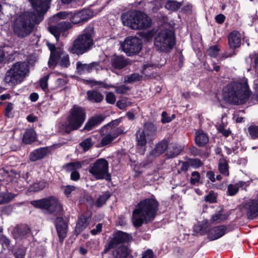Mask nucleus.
<instances>
[{
  "mask_svg": "<svg viewBox=\"0 0 258 258\" xmlns=\"http://www.w3.org/2000/svg\"><path fill=\"white\" fill-rule=\"evenodd\" d=\"M220 48L218 45L211 46L207 49L208 55L211 57L216 58L219 54Z\"/></svg>",
  "mask_w": 258,
  "mask_h": 258,
  "instance_id": "4c0bfd02",
  "label": "nucleus"
},
{
  "mask_svg": "<svg viewBox=\"0 0 258 258\" xmlns=\"http://www.w3.org/2000/svg\"><path fill=\"white\" fill-rule=\"evenodd\" d=\"M139 80V75L136 74H133L127 77L126 82L128 83H131Z\"/></svg>",
  "mask_w": 258,
  "mask_h": 258,
  "instance_id": "338daca9",
  "label": "nucleus"
},
{
  "mask_svg": "<svg viewBox=\"0 0 258 258\" xmlns=\"http://www.w3.org/2000/svg\"><path fill=\"white\" fill-rule=\"evenodd\" d=\"M36 134L33 129H28L24 133L23 142L25 144H30L35 141Z\"/></svg>",
  "mask_w": 258,
  "mask_h": 258,
  "instance_id": "cd10ccee",
  "label": "nucleus"
},
{
  "mask_svg": "<svg viewBox=\"0 0 258 258\" xmlns=\"http://www.w3.org/2000/svg\"><path fill=\"white\" fill-rule=\"evenodd\" d=\"M159 202L155 198H146L137 204L133 214L145 218L147 222L153 221L159 210Z\"/></svg>",
  "mask_w": 258,
  "mask_h": 258,
  "instance_id": "0eeeda50",
  "label": "nucleus"
},
{
  "mask_svg": "<svg viewBox=\"0 0 258 258\" xmlns=\"http://www.w3.org/2000/svg\"><path fill=\"white\" fill-rule=\"evenodd\" d=\"M91 218V214H88L87 213H83L80 216L75 227V234L79 235L87 227Z\"/></svg>",
  "mask_w": 258,
  "mask_h": 258,
  "instance_id": "f3484780",
  "label": "nucleus"
},
{
  "mask_svg": "<svg viewBox=\"0 0 258 258\" xmlns=\"http://www.w3.org/2000/svg\"><path fill=\"white\" fill-rule=\"evenodd\" d=\"M113 88H115V92L117 94H125L126 91L130 90V88L128 86L124 85H121L120 86H115Z\"/></svg>",
  "mask_w": 258,
  "mask_h": 258,
  "instance_id": "09e8293b",
  "label": "nucleus"
},
{
  "mask_svg": "<svg viewBox=\"0 0 258 258\" xmlns=\"http://www.w3.org/2000/svg\"><path fill=\"white\" fill-rule=\"evenodd\" d=\"M188 162L190 167L197 169L203 166L204 163L199 158H188Z\"/></svg>",
  "mask_w": 258,
  "mask_h": 258,
  "instance_id": "58836bf2",
  "label": "nucleus"
},
{
  "mask_svg": "<svg viewBox=\"0 0 258 258\" xmlns=\"http://www.w3.org/2000/svg\"><path fill=\"white\" fill-rule=\"evenodd\" d=\"M115 248L112 253L114 258H127L131 253V250L125 245H121Z\"/></svg>",
  "mask_w": 258,
  "mask_h": 258,
  "instance_id": "393cba45",
  "label": "nucleus"
},
{
  "mask_svg": "<svg viewBox=\"0 0 258 258\" xmlns=\"http://www.w3.org/2000/svg\"><path fill=\"white\" fill-rule=\"evenodd\" d=\"M154 252L151 249H148L145 251L143 254L141 258H153Z\"/></svg>",
  "mask_w": 258,
  "mask_h": 258,
  "instance_id": "e2e57ef3",
  "label": "nucleus"
},
{
  "mask_svg": "<svg viewBox=\"0 0 258 258\" xmlns=\"http://www.w3.org/2000/svg\"><path fill=\"white\" fill-rule=\"evenodd\" d=\"M181 6V3L173 0H168L165 7L167 9L173 11H177Z\"/></svg>",
  "mask_w": 258,
  "mask_h": 258,
  "instance_id": "f704fd0d",
  "label": "nucleus"
},
{
  "mask_svg": "<svg viewBox=\"0 0 258 258\" xmlns=\"http://www.w3.org/2000/svg\"><path fill=\"white\" fill-rule=\"evenodd\" d=\"M248 131L252 139H258V126L250 125L248 127Z\"/></svg>",
  "mask_w": 258,
  "mask_h": 258,
  "instance_id": "79ce46f5",
  "label": "nucleus"
},
{
  "mask_svg": "<svg viewBox=\"0 0 258 258\" xmlns=\"http://www.w3.org/2000/svg\"><path fill=\"white\" fill-rule=\"evenodd\" d=\"M64 51L60 47H57V50L50 53V57L48 61V66L49 68H54L56 67L61 57L64 54Z\"/></svg>",
  "mask_w": 258,
  "mask_h": 258,
  "instance_id": "412c9836",
  "label": "nucleus"
},
{
  "mask_svg": "<svg viewBox=\"0 0 258 258\" xmlns=\"http://www.w3.org/2000/svg\"><path fill=\"white\" fill-rule=\"evenodd\" d=\"M123 51L127 55L132 56L138 54L143 47L142 40L136 36H129L121 44Z\"/></svg>",
  "mask_w": 258,
  "mask_h": 258,
  "instance_id": "4468645a",
  "label": "nucleus"
},
{
  "mask_svg": "<svg viewBox=\"0 0 258 258\" xmlns=\"http://www.w3.org/2000/svg\"><path fill=\"white\" fill-rule=\"evenodd\" d=\"M149 222H147L145 217H141L135 218L133 222L134 226L136 228L141 227L144 223L147 224Z\"/></svg>",
  "mask_w": 258,
  "mask_h": 258,
  "instance_id": "864d4df0",
  "label": "nucleus"
},
{
  "mask_svg": "<svg viewBox=\"0 0 258 258\" xmlns=\"http://www.w3.org/2000/svg\"><path fill=\"white\" fill-rule=\"evenodd\" d=\"M181 152L180 150L177 148H173L172 151L168 150L166 153L167 158H173L178 155Z\"/></svg>",
  "mask_w": 258,
  "mask_h": 258,
  "instance_id": "603ef678",
  "label": "nucleus"
},
{
  "mask_svg": "<svg viewBox=\"0 0 258 258\" xmlns=\"http://www.w3.org/2000/svg\"><path fill=\"white\" fill-rule=\"evenodd\" d=\"M15 197V195L11 192H0V205L10 202Z\"/></svg>",
  "mask_w": 258,
  "mask_h": 258,
  "instance_id": "473e14b6",
  "label": "nucleus"
},
{
  "mask_svg": "<svg viewBox=\"0 0 258 258\" xmlns=\"http://www.w3.org/2000/svg\"><path fill=\"white\" fill-rule=\"evenodd\" d=\"M0 243L2 244L3 248L5 249H10L11 240L6 235L2 233L0 236Z\"/></svg>",
  "mask_w": 258,
  "mask_h": 258,
  "instance_id": "ea45409f",
  "label": "nucleus"
},
{
  "mask_svg": "<svg viewBox=\"0 0 258 258\" xmlns=\"http://www.w3.org/2000/svg\"><path fill=\"white\" fill-rule=\"evenodd\" d=\"M94 145L92 137H89L84 139L80 143V145L84 151L89 150Z\"/></svg>",
  "mask_w": 258,
  "mask_h": 258,
  "instance_id": "e433bc0d",
  "label": "nucleus"
},
{
  "mask_svg": "<svg viewBox=\"0 0 258 258\" xmlns=\"http://www.w3.org/2000/svg\"><path fill=\"white\" fill-rule=\"evenodd\" d=\"M123 133V127L122 126H120L113 130L109 135H111V137L114 140L116 138H117L119 135H121Z\"/></svg>",
  "mask_w": 258,
  "mask_h": 258,
  "instance_id": "8fccbe9b",
  "label": "nucleus"
},
{
  "mask_svg": "<svg viewBox=\"0 0 258 258\" xmlns=\"http://www.w3.org/2000/svg\"><path fill=\"white\" fill-rule=\"evenodd\" d=\"M228 215L226 214H221L220 213L213 215L212 216L211 221L212 223H216L224 221L228 219Z\"/></svg>",
  "mask_w": 258,
  "mask_h": 258,
  "instance_id": "c9c22d12",
  "label": "nucleus"
},
{
  "mask_svg": "<svg viewBox=\"0 0 258 258\" xmlns=\"http://www.w3.org/2000/svg\"><path fill=\"white\" fill-rule=\"evenodd\" d=\"M29 71L25 62H17L7 72L5 81L11 85H16L22 82Z\"/></svg>",
  "mask_w": 258,
  "mask_h": 258,
  "instance_id": "1a4fd4ad",
  "label": "nucleus"
},
{
  "mask_svg": "<svg viewBox=\"0 0 258 258\" xmlns=\"http://www.w3.org/2000/svg\"><path fill=\"white\" fill-rule=\"evenodd\" d=\"M133 240L131 234L126 232L117 230L114 231L112 237H109L107 243L105 245L104 252L106 253L112 249H114L119 245H124L131 242Z\"/></svg>",
  "mask_w": 258,
  "mask_h": 258,
  "instance_id": "ddd939ff",
  "label": "nucleus"
},
{
  "mask_svg": "<svg viewBox=\"0 0 258 258\" xmlns=\"http://www.w3.org/2000/svg\"><path fill=\"white\" fill-rule=\"evenodd\" d=\"M82 166L80 161L71 162L63 164L62 166V169L64 170L67 172H73L80 169L82 168Z\"/></svg>",
  "mask_w": 258,
  "mask_h": 258,
  "instance_id": "c85d7f7f",
  "label": "nucleus"
},
{
  "mask_svg": "<svg viewBox=\"0 0 258 258\" xmlns=\"http://www.w3.org/2000/svg\"><path fill=\"white\" fill-rule=\"evenodd\" d=\"M247 218L249 220H254L258 217V198L249 199L243 206Z\"/></svg>",
  "mask_w": 258,
  "mask_h": 258,
  "instance_id": "2eb2a0df",
  "label": "nucleus"
},
{
  "mask_svg": "<svg viewBox=\"0 0 258 258\" xmlns=\"http://www.w3.org/2000/svg\"><path fill=\"white\" fill-rule=\"evenodd\" d=\"M84 82L87 85L92 84L93 85H97L107 89L109 88H113L114 87V85H109L103 82L97 81L96 80H84Z\"/></svg>",
  "mask_w": 258,
  "mask_h": 258,
  "instance_id": "72a5a7b5",
  "label": "nucleus"
},
{
  "mask_svg": "<svg viewBox=\"0 0 258 258\" xmlns=\"http://www.w3.org/2000/svg\"><path fill=\"white\" fill-rule=\"evenodd\" d=\"M204 200L211 204L216 203L217 196L215 195L214 191L211 190L207 195L204 197Z\"/></svg>",
  "mask_w": 258,
  "mask_h": 258,
  "instance_id": "c03bdc74",
  "label": "nucleus"
},
{
  "mask_svg": "<svg viewBox=\"0 0 258 258\" xmlns=\"http://www.w3.org/2000/svg\"><path fill=\"white\" fill-rule=\"evenodd\" d=\"M208 142L209 137L205 133H200L197 135L195 137V143L199 147H204Z\"/></svg>",
  "mask_w": 258,
  "mask_h": 258,
  "instance_id": "7c9ffc66",
  "label": "nucleus"
},
{
  "mask_svg": "<svg viewBox=\"0 0 258 258\" xmlns=\"http://www.w3.org/2000/svg\"><path fill=\"white\" fill-rule=\"evenodd\" d=\"M34 11L25 12L20 15L13 24L16 35L20 38L28 36L35 24H39L44 19V15L49 8L51 0H31Z\"/></svg>",
  "mask_w": 258,
  "mask_h": 258,
  "instance_id": "f257e3e1",
  "label": "nucleus"
},
{
  "mask_svg": "<svg viewBox=\"0 0 258 258\" xmlns=\"http://www.w3.org/2000/svg\"><path fill=\"white\" fill-rule=\"evenodd\" d=\"M102 228V224L101 223H98L96 225V228L92 229L90 232L93 235H97L101 232Z\"/></svg>",
  "mask_w": 258,
  "mask_h": 258,
  "instance_id": "680f3d73",
  "label": "nucleus"
},
{
  "mask_svg": "<svg viewBox=\"0 0 258 258\" xmlns=\"http://www.w3.org/2000/svg\"><path fill=\"white\" fill-rule=\"evenodd\" d=\"M167 113L166 111H163L162 113L161 116V122L163 123H169L172 120V118L168 116Z\"/></svg>",
  "mask_w": 258,
  "mask_h": 258,
  "instance_id": "bf43d9fd",
  "label": "nucleus"
},
{
  "mask_svg": "<svg viewBox=\"0 0 258 258\" xmlns=\"http://www.w3.org/2000/svg\"><path fill=\"white\" fill-rule=\"evenodd\" d=\"M89 172L97 180L105 179L108 181L111 180V174L109 173V163L104 158L97 159L90 166Z\"/></svg>",
  "mask_w": 258,
  "mask_h": 258,
  "instance_id": "f8f14e48",
  "label": "nucleus"
},
{
  "mask_svg": "<svg viewBox=\"0 0 258 258\" xmlns=\"http://www.w3.org/2000/svg\"><path fill=\"white\" fill-rule=\"evenodd\" d=\"M86 94L87 100L93 103H100L104 98L103 95L95 90H88Z\"/></svg>",
  "mask_w": 258,
  "mask_h": 258,
  "instance_id": "bb28decb",
  "label": "nucleus"
},
{
  "mask_svg": "<svg viewBox=\"0 0 258 258\" xmlns=\"http://www.w3.org/2000/svg\"><path fill=\"white\" fill-rule=\"evenodd\" d=\"M219 170L221 174L225 176H228L229 173V166L228 161L225 158H220L218 165Z\"/></svg>",
  "mask_w": 258,
  "mask_h": 258,
  "instance_id": "2f4dec72",
  "label": "nucleus"
},
{
  "mask_svg": "<svg viewBox=\"0 0 258 258\" xmlns=\"http://www.w3.org/2000/svg\"><path fill=\"white\" fill-rule=\"evenodd\" d=\"M121 19L124 26L134 30H144L152 25L151 18L144 12L130 10L122 14Z\"/></svg>",
  "mask_w": 258,
  "mask_h": 258,
  "instance_id": "20e7f679",
  "label": "nucleus"
},
{
  "mask_svg": "<svg viewBox=\"0 0 258 258\" xmlns=\"http://www.w3.org/2000/svg\"><path fill=\"white\" fill-rule=\"evenodd\" d=\"M201 175L198 171H193L191 174L190 183L192 185H196L200 182Z\"/></svg>",
  "mask_w": 258,
  "mask_h": 258,
  "instance_id": "a18cd8bd",
  "label": "nucleus"
},
{
  "mask_svg": "<svg viewBox=\"0 0 258 258\" xmlns=\"http://www.w3.org/2000/svg\"><path fill=\"white\" fill-rule=\"evenodd\" d=\"M92 15L93 12L89 9H82L74 12H60L56 14V17L60 19H69L73 24L82 25L90 19Z\"/></svg>",
  "mask_w": 258,
  "mask_h": 258,
  "instance_id": "9b49d317",
  "label": "nucleus"
},
{
  "mask_svg": "<svg viewBox=\"0 0 258 258\" xmlns=\"http://www.w3.org/2000/svg\"><path fill=\"white\" fill-rule=\"evenodd\" d=\"M105 100L107 103L113 104L116 101V97L114 93L111 92L108 93L106 95Z\"/></svg>",
  "mask_w": 258,
  "mask_h": 258,
  "instance_id": "4d7b16f0",
  "label": "nucleus"
},
{
  "mask_svg": "<svg viewBox=\"0 0 258 258\" xmlns=\"http://www.w3.org/2000/svg\"><path fill=\"white\" fill-rule=\"evenodd\" d=\"M227 226L222 225L215 226L208 230V238L210 241L217 240L227 233Z\"/></svg>",
  "mask_w": 258,
  "mask_h": 258,
  "instance_id": "a211bd4d",
  "label": "nucleus"
},
{
  "mask_svg": "<svg viewBox=\"0 0 258 258\" xmlns=\"http://www.w3.org/2000/svg\"><path fill=\"white\" fill-rule=\"evenodd\" d=\"M86 118V109L78 105H73L67 117L64 126V132L70 134L72 131L78 130L82 126Z\"/></svg>",
  "mask_w": 258,
  "mask_h": 258,
  "instance_id": "423d86ee",
  "label": "nucleus"
},
{
  "mask_svg": "<svg viewBox=\"0 0 258 258\" xmlns=\"http://www.w3.org/2000/svg\"><path fill=\"white\" fill-rule=\"evenodd\" d=\"M154 41L157 50L163 53L169 52L176 44L174 32L169 29L162 30L156 35Z\"/></svg>",
  "mask_w": 258,
  "mask_h": 258,
  "instance_id": "6e6552de",
  "label": "nucleus"
},
{
  "mask_svg": "<svg viewBox=\"0 0 258 258\" xmlns=\"http://www.w3.org/2000/svg\"><path fill=\"white\" fill-rule=\"evenodd\" d=\"M49 31L55 37L56 41H58L61 33L57 25L50 26L49 27Z\"/></svg>",
  "mask_w": 258,
  "mask_h": 258,
  "instance_id": "49530a36",
  "label": "nucleus"
},
{
  "mask_svg": "<svg viewBox=\"0 0 258 258\" xmlns=\"http://www.w3.org/2000/svg\"><path fill=\"white\" fill-rule=\"evenodd\" d=\"M57 26L59 28L61 33H62L70 28V24L69 22H66L64 21H62L61 22L58 23L57 25Z\"/></svg>",
  "mask_w": 258,
  "mask_h": 258,
  "instance_id": "5fc2aeb1",
  "label": "nucleus"
},
{
  "mask_svg": "<svg viewBox=\"0 0 258 258\" xmlns=\"http://www.w3.org/2000/svg\"><path fill=\"white\" fill-rule=\"evenodd\" d=\"M70 178L73 181H78L80 178V174L77 170L71 172Z\"/></svg>",
  "mask_w": 258,
  "mask_h": 258,
  "instance_id": "0e129e2a",
  "label": "nucleus"
},
{
  "mask_svg": "<svg viewBox=\"0 0 258 258\" xmlns=\"http://www.w3.org/2000/svg\"><path fill=\"white\" fill-rule=\"evenodd\" d=\"M168 146V142L166 140H163L156 144L155 148L151 151V154L158 157L164 153Z\"/></svg>",
  "mask_w": 258,
  "mask_h": 258,
  "instance_id": "a878e982",
  "label": "nucleus"
},
{
  "mask_svg": "<svg viewBox=\"0 0 258 258\" xmlns=\"http://www.w3.org/2000/svg\"><path fill=\"white\" fill-rule=\"evenodd\" d=\"M25 255L26 250L22 247H19L14 253L15 258H24Z\"/></svg>",
  "mask_w": 258,
  "mask_h": 258,
  "instance_id": "6e6d98bb",
  "label": "nucleus"
},
{
  "mask_svg": "<svg viewBox=\"0 0 258 258\" xmlns=\"http://www.w3.org/2000/svg\"><path fill=\"white\" fill-rule=\"evenodd\" d=\"M49 147H40L31 152L29 155L31 161H36L44 158L49 152Z\"/></svg>",
  "mask_w": 258,
  "mask_h": 258,
  "instance_id": "4be33fe9",
  "label": "nucleus"
},
{
  "mask_svg": "<svg viewBox=\"0 0 258 258\" xmlns=\"http://www.w3.org/2000/svg\"><path fill=\"white\" fill-rule=\"evenodd\" d=\"M228 44L232 49L240 47L241 45V35L239 31L233 30L230 32L228 37Z\"/></svg>",
  "mask_w": 258,
  "mask_h": 258,
  "instance_id": "b1692460",
  "label": "nucleus"
},
{
  "mask_svg": "<svg viewBox=\"0 0 258 258\" xmlns=\"http://www.w3.org/2000/svg\"><path fill=\"white\" fill-rule=\"evenodd\" d=\"M75 189L76 187L74 185H67L63 191L64 194L67 197H69L71 192L75 190Z\"/></svg>",
  "mask_w": 258,
  "mask_h": 258,
  "instance_id": "052dcab7",
  "label": "nucleus"
},
{
  "mask_svg": "<svg viewBox=\"0 0 258 258\" xmlns=\"http://www.w3.org/2000/svg\"><path fill=\"white\" fill-rule=\"evenodd\" d=\"M94 30L93 27L86 28L82 34L79 35L73 41L68 51L70 53L78 56L90 51L94 44L93 36Z\"/></svg>",
  "mask_w": 258,
  "mask_h": 258,
  "instance_id": "39448f33",
  "label": "nucleus"
},
{
  "mask_svg": "<svg viewBox=\"0 0 258 258\" xmlns=\"http://www.w3.org/2000/svg\"><path fill=\"white\" fill-rule=\"evenodd\" d=\"M238 186H237L236 184H230L228 185L227 192L228 195L234 196L238 193Z\"/></svg>",
  "mask_w": 258,
  "mask_h": 258,
  "instance_id": "de8ad7c7",
  "label": "nucleus"
},
{
  "mask_svg": "<svg viewBox=\"0 0 258 258\" xmlns=\"http://www.w3.org/2000/svg\"><path fill=\"white\" fill-rule=\"evenodd\" d=\"M110 63L114 69L121 70L131 64L128 58L122 55L114 54L110 57Z\"/></svg>",
  "mask_w": 258,
  "mask_h": 258,
  "instance_id": "dca6fc26",
  "label": "nucleus"
},
{
  "mask_svg": "<svg viewBox=\"0 0 258 258\" xmlns=\"http://www.w3.org/2000/svg\"><path fill=\"white\" fill-rule=\"evenodd\" d=\"M225 19H226L225 16L222 14H220L217 15V16H216V17L215 18V21L218 24H223L224 22Z\"/></svg>",
  "mask_w": 258,
  "mask_h": 258,
  "instance_id": "69168bd1",
  "label": "nucleus"
},
{
  "mask_svg": "<svg viewBox=\"0 0 258 258\" xmlns=\"http://www.w3.org/2000/svg\"><path fill=\"white\" fill-rule=\"evenodd\" d=\"M69 56L68 54L64 53L60 59L58 63L61 68H68L70 66Z\"/></svg>",
  "mask_w": 258,
  "mask_h": 258,
  "instance_id": "a19ab883",
  "label": "nucleus"
},
{
  "mask_svg": "<svg viewBox=\"0 0 258 258\" xmlns=\"http://www.w3.org/2000/svg\"><path fill=\"white\" fill-rule=\"evenodd\" d=\"M189 167L188 159L186 161L182 162L181 166L178 169V173H181L182 172H186Z\"/></svg>",
  "mask_w": 258,
  "mask_h": 258,
  "instance_id": "13d9d810",
  "label": "nucleus"
},
{
  "mask_svg": "<svg viewBox=\"0 0 258 258\" xmlns=\"http://www.w3.org/2000/svg\"><path fill=\"white\" fill-rule=\"evenodd\" d=\"M113 141V139L111 137V135L107 134L102 138L101 142L97 147L98 148L103 147L110 144Z\"/></svg>",
  "mask_w": 258,
  "mask_h": 258,
  "instance_id": "37998d69",
  "label": "nucleus"
},
{
  "mask_svg": "<svg viewBox=\"0 0 258 258\" xmlns=\"http://www.w3.org/2000/svg\"><path fill=\"white\" fill-rule=\"evenodd\" d=\"M104 119L105 117L101 115L92 116L88 119L85 123L83 131L87 132L91 131L95 127L100 125Z\"/></svg>",
  "mask_w": 258,
  "mask_h": 258,
  "instance_id": "aec40b11",
  "label": "nucleus"
},
{
  "mask_svg": "<svg viewBox=\"0 0 258 258\" xmlns=\"http://www.w3.org/2000/svg\"><path fill=\"white\" fill-rule=\"evenodd\" d=\"M122 121V117H120L119 118L116 119L115 120H113L108 123V125L115 127Z\"/></svg>",
  "mask_w": 258,
  "mask_h": 258,
  "instance_id": "774afa93",
  "label": "nucleus"
},
{
  "mask_svg": "<svg viewBox=\"0 0 258 258\" xmlns=\"http://www.w3.org/2000/svg\"><path fill=\"white\" fill-rule=\"evenodd\" d=\"M250 93L247 82H232L225 88L224 98L229 104H243L249 98Z\"/></svg>",
  "mask_w": 258,
  "mask_h": 258,
  "instance_id": "7ed1b4c3",
  "label": "nucleus"
},
{
  "mask_svg": "<svg viewBox=\"0 0 258 258\" xmlns=\"http://www.w3.org/2000/svg\"><path fill=\"white\" fill-rule=\"evenodd\" d=\"M112 194L107 190L102 195H100L95 202V206L97 208H101L104 205L109 199L111 197Z\"/></svg>",
  "mask_w": 258,
  "mask_h": 258,
  "instance_id": "c756f323",
  "label": "nucleus"
},
{
  "mask_svg": "<svg viewBox=\"0 0 258 258\" xmlns=\"http://www.w3.org/2000/svg\"><path fill=\"white\" fill-rule=\"evenodd\" d=\"M30 204L34 208L43 211L46 214H55L58 216L55 219L54 224L59 241L63 242L67 235L68 223L63 217L60 216L63 214V208L58 199L55 196H51L39 200L31 201Z\"/></svg>",
  "mask_w": 258,
  "mask_h": 258,
  "instance_id": "f03ea898",
  "label": "nucleus"
},
{
  "mask_svg": "<svg viewBox=\"0 0 258 258\" xmlns=\"http://www.w3.org/2000/svg\"><path fill=\"white\" fill-rule=\"evenodd\" d=\"M98 64V62L95 61L92 62L89 64L82 63L80 61H77L76 63L77 73L79 75L90 73Z\"/></svg>",
  "mask_w": 258,
  "mask_h": 258,
  "instance_id": "5701e85b",
  "label": "nucleus"
},
{
  "mask_svg": "<svg viewBox=\"0 0 258 258\" xmlns=\"http://www.w3.org/2000/svg\"><path fill=\"white\" fill-rule=\"evenodd\" d=\"M157 127L152 122H145L143 128H140L136 133V141L137 145L140 147H144L148 142L152 141L157 134Z\"/></svg>",
  "mask_w": 258,
  "mask_h": 258,
  "instance_id": "9d476101",
  "label": "nucleus"
},
{
  "mask_svg": "<svg viewBox=\"0 0 258 258\" xmlns=\"http://www.w3.org/2000/svg\"><path fill=\"white\" fill-rule=\"evenodd\" d=\"M31 232L29 226L25 224L17 225L13 231V235L15 239H22L25 238Z\"/></svg>",
  "mask_w": 258,
  "mask_h": 258,
  "instance_id": "6ab92c4d",
  "label": "nucleus"
},
{
  "mask_svg": "<svg viewBox=\"0 0 258 258\" xmlns=\"http://www.w3.org/2000/svg\"><path fill=\"white\" fill-rule=\"evenodd\" d=\"M4 104H7L4 112L5 115L6 117L10 118L11 117V112L13 109L14 104L11 102H5Z\"/></svg>",
  "mask_w": 258,
  "mask_h": 258,
  "instance_id": "3c124183",
  "label": "nucleus"
}]
</instances>
